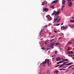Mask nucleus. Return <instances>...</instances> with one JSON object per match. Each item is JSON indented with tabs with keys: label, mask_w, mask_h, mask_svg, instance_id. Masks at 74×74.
I'll return each mask as SVG.
<instances>
[{
	"label": "nucleus",
	"mask_w": 74,
	"mask_h": 74,
	"mask_svg": "<svg viewBox=\"0 0 74 74\" xmlns=\"http://www.w3.org/2000/svg\"><path fill=\"white\" fill-rule=\"evenodd\" d=\"M60 14V12L58 11L57 12L55 11H54L52 13V15L53 16L54 15H55V16L56 17L54 19V21L56 22L58 20V21H57V22L58 23L60 21V18L59 17V16H58V15Z\"/></svg>",
	"instance_id": "nucleus-1"
},
{
	"label": "nucleus",
	"mask_w": 74,
	"mask_h": 74,
	"mask_svg": "<svg viewBox=\"0 0 74 74\" xmlns=\"http://www.w3.org/2000/svg\"><path fill=\"white\" fill-rule=\"evenodd\" d=\"M47 59H46L45 61L42 62V66L44 67H45V66H46V64H47L46 62H47Z\"/></svg>",
	"instance_id": "nucleus-2"
},
{
	"label": "nucleus",
	"mask_w": 74,
	"mask_h": 74,
	"mask_svg": "<svg viewBox=\"0 0 74 74\" xmlns=\"http://www.w3.org/2000/svg\"><path fill=\"white\" fill-rule=\"evenodd\" d=\"M67 1H69L68 2V3L69 4V6H70V7L72 6L73 3H72V2H71V0H67Z\"/></svg>",
	"instance_id": "nucleus-3"
},
{
	"label": "nucleus",
	"mask_w": 74,
	"mask_h": 74,
	"mask_svg": "<svg viewBox=\"0 0 74 74\" xmlns=\"http://www.w3.org/2000/svg\"><path fill=\"white\" fill-rule=\"evenodd\" d=\"M66 3V1H65V0H63L62 5V8H64V7H65V4L64 3Z\"/></svg>",
	"instance_id": "nucleus-4"
},
{
	"label": "nucleus",
	"mask_w": 74,
	"mask_h": 74,
	"mask_svg": "<svg viewBox=\"0 0 74 74\" xmlns=\"http://www.w3.org/2000/svg\"><path fill=\"white\" fill-rule=\"evenodd\" d=\"M55 44V42H53L52 44H51L50 46L49 47H50V48H53V47H52L53 46V45H54V44Z\"/></svg>",
	"instance_id": "nucleus-5"
},
{
	"label": "nucleus",
	"mask_w": 74,
	"mask_h": 74,
	"mask_svg": "<svg viewBox=\"0 0 74 74\" xmlns=\"http://www.w3.org/2000/svg\"><path fill=\"white\" fill-rule=\"evenodd\" d=\"M43 10L44 12V11H46V12H48L49 11V9L48 8H45L43 9Z\"/></svg>",
	"instance_id": "nucleus-6"
},
{
	"label": "nucleus",
	"mask_w": 74,
	"mask_h": 74,
	"mask_svg": "<svg viewBox=\"0 0 74 74\" xmlns=\"http://www.w3.org/2000/svg\"><path fill=\"white\" fill-rule=\"evenodd\" d=\"M61 60V58L60 57H57L56 58V60L57 62L60 61Z\"/></svg>",
	"instance_id": "nucleus-7"
},
{
	"label": "nucleus",
	"mask_w": 74,
	"mask_h": 74,
	"mask_svg": "<svg viewBox=\"0 0 74 74\" xmlns=\"http://www.w3.org/2000/svg\"><path fill=\"white\" fill-rule=\"evenodd\" d=\"M62 28L64 29H67L68 28V26H66L65 27H64V26H63L61 27V29H62Z\"/></svg>",
	"instance_id": "nucleus-8"
},
{
	"label": "nucleus",
	"mask_w": 74,
	"mask_h": 74,
	"mask_svg": "<svg viewBox=\"0 0 74 74\" xmlns=\"http://www.w3.org/2000/svg\"><path fill=\"white\" fill-rule=\"evenodd\" d=\"M47 64L48 65V67H49V60H47Z\"/></svg>",
	"instance_id": "nucleus-9"
},
{
	"label": "nucleus",
	"mask_w": 74,
	"mask_h": 74,
	"mask_svg": "<svg viewBox=\"0 0 74 74\" xmlns=\"http://www.w3.org/2000/svg\"><path fill=\"white\" fill-rule=\"evenodd\" d=\"M68 26H70V27H71L73 28L74 27V25H68Z\"/></svg>",
	"instance_id": "nucleus-10"
},
{
	"label": "nucleus",
	"mask_w": 74,
	"mask_h": 74,
	"mask_svg": "<svg viewBox=\"0 0 74 74\" xmlns=\"http://www.w3.org/2000/svg\"><path fill=\"white\" fill-rule=\"evenodd\" d=\"M57 1H58L57 0H56V1H53V3H57Z\"/></svg>",
	"instance_id": "nucleus-11"
},
{
	"label": "nucleus",
	"mask_w": 74,
	"mask_h": 74,
	"mask_svg": "<svg viewBox=\"0 0 74 74\" xmlns=\"http://www.w3.org/2000/svg\"><path fill=\"white\" fill-rule=\"evenodd\" d=\"M62 60H63L64 61H66V62L68 61V59H62Z\"/></svg>",
	"instance_id": "nucleus-12"
},
{
	"label": "nucleus",
	"mask_w": 74,
	"mask_h": 74,
	"mask_svg": "<svg viewBox=\"0 0 74 74\" xmlns=\"http://www.w3.org/2000/svg\"><path fill=\"white\" fill-rule=\"evenodd\" d=\"M48 19H49V21H51V20H52V18H51V17H50Z\"/></svg>",
	"instance_id": "nucleus-13"
},
{
	"label": "nucleus",
	"mask_w": 74,
	"mask_h": 74,
	"mask_svg": "<svg viewBox=\"0 0 74 74\" xmlns=\"http://www.w3.org/2000/svg\"><path fill=\"white\" fill-rule=\"evenodd\" d=\"M70 22L72 23H74V20H71L70 21Z\"/></svg>",
	"instance_id": "nucleus-14"
},
{
	"label": "nucleus",
	"mask_w": 74,
	"mask_h": 74,
	"mask_svg": "<svg viewBox=\"0 0 74 74\" xmlns=\"http://www.w3.org/2000/svg\"><path fill=\"white\" fill-rule=\"evenodd\" d=\"M46 17L48 19L49 17H51V16L49 15H48L47 16H46Z\"/></svg>",
	"instance_id": "nucleus-15"
},
{
	"label": "nucleus",
	"mask_w": 74,
	"mask_h": 74,
	"mask_svg": "<svg viewBox=\"0 0 74 74\" xmlns=\"http://www.w3.org/2000/svg\"><path fill=\"white\" fill-rule=\"evenodd\" d=\"M59 73V71H55V73Z\"/></svg>",
	"instance_id": "nucleus-16"
},
{
	"label": "nucleus",
	"mask_w": 74,
	"mask_h": 74,
	"mask_svg": "<svg viewBox=\"0 0 74 74\" xmlns=\"http://www.w3.org/2000/svg\"><path fill=\"white\" fill-rule=\"evenodd\" d=\"M64 66V64H63V65H61L59 66V67H63Z\"/></svg>",
	"instance_id": "nucleus-17"
},
{
	"label": "nucleus",
	"mask_w": 74,
	"mask_h": 74,
	"mask_svg": "<svg viewBox=\"0 0 74 74\" xmlns=\"http://www.w3.org/2000/svg\"><path fill=\"white\" fill-rule=\"evenodd\" d=\"M70 47H68V49H67V51L68 52V51H70Z\"/></svg>",
	"instance_id": "nucleus-18"
},
{
	"label": "nucleus",
	"mask_w": 74,
	"mask_h": 74,
	"mask_svg": "<svg viewBox=\"0 0 74 74\" xmlns=\"http://www.w3.org/2000/svg\"><path fill=\"white\" fill-rule=\"evenodd\" d=\"M59 42H58L56 44V45H55V46H56L57 45H58L59 44Z\"/></svg>",
	"instance_id": "nucleus-19"
},
{
	"label": "nucleus",
	"mask_w": 74,
	"mask_h": 74,
	"mask_svg": "<svg viewBox=\"0 0 74 74\" xmlns=\"http://www.w3.org/2000/svg\"><path fill=\"white\" fill-rule=\"evenodd\" d=\"M50 7L51 8H53V9H54V6H51Z\"/></svg>",
	"instance_id": "nucleus-20"
},
{
	"label": "nucleus",
	"mask_w": 74,
	"mask_h": 74,
	"mask_svg": "<svg viewBox=\"0 0 74 74\" xmlns=\"http://www.w3.org/2000/svg\"><path fill=\"white\" fill-rule=\"evenodd\" d=\"M46 73L48 74H50V72H49V71H48Z\"/></svg>",
	"instance_id": "nucleus-21"
},
{
	"label": "nucleus",
	"mask_w": 74,
	"mask_h": 74,
	"mask_svg": "<svg viewBox=\"0 0 74 74\" xmlns=\"http://www.w3.org/2000/svg\"><path fill=\"white\" fill-rule=\"evenodd\" d=\"M45 5V3H44V2H42V5Z\"/></svg>",
	"instance_id": "nucleus-22"
},
{
	"label": "nucleus",
	"mask_w": 74,
	"mask_h": 74,
	"mask_svg": "<svg viewBox=\"0 0 74 74\" xmlns=\"http://www.w3.org/2000/svg\"><path fill=\"white\" fill-rule=\"evenodd\" d=\"M57 64H60V63H61V62H60H60H57Z\"/></svg>",
	"instance_id": "nucleus-23"
},
{
	"label": "nucleus",
	"mask_w": 74,
	"mask_h": 74,
	"mask_svg": "<svg viewBox=\"0 0 74 74\" xmlns=\"http://www.w3.org/2000/svg\"><path fill=\"white\" fill-rule=\"evenodd\" d=\"M74 53V52L73 51H71V54H73V53Z\"/></svg>",
	"instance_id": "nucleus-24"
},
{
	"label": "nucleus",
	"mask_w": 74,
	"mask_h": 74,
	"mask_svg": "<svg viewBox=\"0 0 74 74\" xmlns=\"http://www.w3.org/2000/svg\"><path fill=\"white\" fill-rule=\"evenodd\" d=\"M59 25H60V24H57L56 25V26H59Z\"/></svg>",
	"instance_id": "nucleus-25"
},
{
	"label": "nucleus",
	"mask_w": 74,
	"mask_h": 74,
	"mask_svg": "<svg viewBox=\"0 0 74 74\" xmlns=\"http://www.w3.org/2000/svg\"><path fill=\"white\" fill-rule=\"evenodd\" d=\"M68 63V62H64L63 64H66V63Z\"/></svg>",
	"instance_id": "nucleus-26"
},
{
	"label": "nucleus",
	"mask_w": 74,
	"mask_h": 74,
	"mask_svg": "<svg viewBox=\"0 0 74 74\" xmlns=\"http://www.w3.org/2000/svg\"><path fill=\"white\" fill-rule=\"evenodd\" d=\"M73 63V62H71V63H69V65H71V64H72Z\"/></svg>",
	"instance_id": "nucleus-27"
},
{
	"label": "nucleus",
	"mask_w": 74,
	"mask_h": 74,
	"mask_svg": "<svg viewBox=\"0 0 74 74\" xmlns=\"http://www.w3.org/2000/svg\"><path fill=\"white\" fill-rule=\"evenodd\" d=\"M68 54H70V51H69L68 52Z\"/></svg>",
	"instance_id": "nucleus-28"
},
{
	"label": "nucleus",
	"mask_w": 74,
	"mask_h": 74,
	"mask_svg": "<svg viewBox=\"0 0 74 74\" xmlns=\"http://www.w3.org/2000/svg\"><path fill=\"white\" fill-rule=\"evenodd\" d=\"M42 49H43V50H44V49H45V47H42Z\"/></svg>",
	"instance_id": "nucleus-29"
},
{
	"label": "nucleus",
	"mask_w": 74,
	"mask_h": 74,
	"mask_svg": "<svg viewBox=\"0 0 74 74\" xmlns=\"http://www.w3.org/2000/svg\"><path fill=\"white\" fill-rule=\"evenodd\" d=\"M71 67H72V66H69V69L71 68Z\"/></svg>",
	"instance_id": "nucleus-30"
},
{
	"label": "nucleus",
	"mask_w": 74,
	"mask_h": 74,
	"mask_svg": "<svg viewBox=\"0 0 74 74\" xmlns=\"http://www.w3.org/2000/svg\"><path fill=\"white\" fill-rule=\"evenodd\" d=\"M61 63H63V61H60Z\"/></svg>",
	"instance_id": "nucleus-31"
},
{
	"label": "nucleus",
	"mask_w": 74,
	"mask_h": 74,
	"mask_svg": "<svg viewBox=\"0 0 74 74\" xmlns=\"http://www.w3.org/2000/svg\"><path fill=\"white\" fill-rule=\"evenodd\" d=\"M54 32L55 33H57V32H58V31H54Z\"/></svg>",
	"instance_id": "nucleus-32"
},
{
	"label": "nucleus",
	"mask_w": 74,
	"mask_h": 74,
	"mask_svg": "<svg viewBox=\"0 0 74 74\" xmlns=\"http://www.w3.org/2000/svg\"><path fill=\"white\" fill-rule=\"evenodd\" d=\"M63 69V68H62V69H60V70L61 71H62V70Z\"/></svg>",
	"instance_id": "nucleus-33"
},
{
	"label": "nucleus",
	"mask_w": 74,
	"mask_h": 74,
	"mask_svg": "<svg viewBox=\"0 0 74 74\" xmlns=\"http://www.w3.org/2000/svg\"><path fill=\"white\" fill-rule=\"evenodd\" d=\"M57 52H58L57 51H55V54H56V53H57Z\"/></svg>",
	"instance_id": "nucleus-34"
},
{
	"label": "nucleus",
	"mask_w": 74,
	"mask_h": 74,
	"mask_svg": "<svg viewBox=\"0 0 74 74\" xmlns=\"http://www.w3.org/2000/svg\"><path fill=\"white\" fill-rule=\"evenodd\" d=\"M58 67V65H57L56 66H55V68H56V67Z\"/></svg>",
	"instance_id": "nucleus-35"
},
{
	"label": "nucleus",
	"mask_w": 74,
	"mask_h": 74,
	"mask_svg": "<svg viewBox=\"0 0 74 74\" xmlns=\"http://www.w3.org/2000/svg\"><path fill=\"white\" fill-rule=\"evenodd\" d=\"M55 35H53V36H52V37H51V38H53V37H55Z\"/></svg>",
	"instance_id": "nucleus-36"
},
{
	"label": "nucleus",
	"mask_w": 74,
	"mask_h": 74,
	"mask_svg": "<svg viewBox=\"0 0 74 74\" xmlns=\"http://www.w3.org/2000/svg\"><path fill=\"white\" fill-rule=\"evenodd\" d=\"M69 65H70V64H69V63L67 64V66H69Z\"/></svg>",
	"instance_id": "nucleus-37"
},
{
	"label": "nucleus",
	"mask_w": 74,
	"mask_h": 74,
	"mask_svg": "<svg viewBox=\"0 0 74 74\" xmlns=\"http://www.w3.org/2000/svg\"><path fill=\"white\" fill-rule=\"evenodd\" d=\"M69 44H72V42H70L69 43Z\"/></svg>",
	"instance_id": "nucleus-38"
},
{
	"label": "nucleus",
	"mask_w": 74,
	"mask_h": 74,
	"mask_svg": "<svg viewBox=\"0 0 74 74\" xmlns=\"http://www.w3.org/2000/svg\"><path fill=\"white\" fill-rule=\"evenodd\" d=\"M68 67V66H64L63 67Z\"/></svg>",
	"instance_id": "nucleus-39"
},
{
	"label": "nucleus",
	"mask_w": 74,
	"mask_h": 74,
	"mask_svg": "<svg viewBox=\"0 0 74 74\" xmlns=\"http://www.w3.org/2000/svg\"><path fill=\"white\" fill-rule=\"evenodd\" d=\"M63 23H62V24H61V25H63Z\"/></svg>",
	"instance_id": "nucleus-40"
},
{
	"label": "nucleus",
	"mask_w": 74,
	"mask_h": 74,
	"mask_svg": "<svg viewBox=\"0 0 74 74\" xmlns=\"http://www.w3.org/2000/svg\"><path fill=\"white\" fill-rule=\"evenodd\" d=\"M64 64V65H67V64Z\"/></svg>",
	"instance_id": "nucleus-41"
},
{
	"label": "nucleus",
	"mask_w": 74,
	"mask_h": 74,
	"mask_svg": "<svg viewBox=\"0 0 74 74\" xmlns=\"http://www.w3.org/2000/svg\"><path fill=\"white\" fill-rule=\"evenodd\" d=\"M62 39V38H60V37L59 38V39Z\"/></svg>",
	"instance_id": "nucleus-42"
},
{
	"label": "nucleus",
	"mask_w": 74,
	"mask_h": 74,
	"mask_svg": "<svg viewBox=\"0 0 74 74\" xmlns=\"http://www.w3.org/2000/svg\"><path fill=\"white\" fill-rule=\"evenodd\" d=\"M71 57H72V56H73V55H71Z\"/></svg>",
	"instance_id": "nucleus-43"
},
{
	"label": "nucleus",
	"mask_w": 74,
	"mask_h": 74,
	"mask_svg": "<svg viewBox=\"0 0 74 74\" xmlns=\"http://www.w3.org/2000/svg\"><path fill=\"white\" fill-rule=\"evenodd\" d=\"M60 65H58L57 66L58 67V66H60Z\"/></svg>",
	"instance_id": "nucleus-44"
},
{
	"label": "nucleus",
	"mask_w": 74,
	"mask_h": 74,
	"mask_svg": "<svg viewBox=\"0 0 74 74\" xmlns=\"http://www.w3.org/2000/svg\"><path fill=\"white\" fill-rule=\"evenodd\" d=\"M66 70V69H63V70Z\"/></svg>",
	"instance_id": "nucleus-45"
},
{
	"label": "nucleus",
	"mask_w": 74,
	"mask_h": 74,
	"mask_svg": "<svg viewBox=\"0 0 74 74\" xmlns=\"http://www.w3.org/2000/svg\"><path fill=\"white\" fill-rule=\"evenodd\" d=\"M74 67L72 69V70H74Z\"/></svg>",
	"instance_id": "nucleus-46"
},
{
	"label": "nucleus",
	"mask_w": 74,
	"mask_h": 74,
	"mask_svg": "<svg viewBox=\"0 0 74 74\" xmlns=\"http://www.w3.org/2000/svg\"><path fill=\"white\" fill-rule=\"evenodd\" d=\"M54 56H52V58H53Z\"/></svg>",
	"instance_id": "nucleus-47"
},
{
	"label": "nucleus",
	"mask_w": 74,
	"mask_h": 74,
	"mask_svg": "<svg viewBox=\"0 0 74 74\" xmlns=\"http://www.w3.org/2000/svg\"><path fill=\"white\" fill-rule=\"evenodd\" d=\"M45 26H46V27H47L48 26H47V25H46Z\"/></svg>",
	"instance_id": "nucleus-48"
},
{
	"label": "nucleus",
	"mask_w": 74,
	"mask_h": 74,
	"mask_svg": "<svg viewBox=\"0 0 74 74\" xmlns=\"http://www.w3.org/2000/svg\"><path fill=\"white\" fill-rule=\"evenodd\" d=\"M53 39H52L51 41H53Z\"/></svg>",
	"instance_id": "nucleus-49"
},
{
	"label": "nucleus",
	"mask_w": 74,
	"mask_h": 74,
	"mask_svg": "<svg viewBox=\"0 0 74 74\" xmlns=\"http://www.w3.org/2000/svg\"><path fill=\"white\" fill-rule=\"evenodd\" d=\"M42 30H41V32H42Z\"/></svg>",
	"instance_id": "nucleus-50"
},
{
	"label": "nucleus",
	"mask_w": 74,
	"mask_h": 74,
	"mask_svg": "<svg viewBox=\"0 0 74 74\" xmlns=\"http://www.w3.org/2000/svg\"><path fill=\"white\" fill-rule=\"evenodd\" d=\"M45 44H47V43H46V42H45Z\"/></svg>",
	"instance_id": "nucleus-51"
},
{
	"label": "nucleus",
	"mask_w": 74,
	"mask_h": 74,
	"mask_svg": "<svg viewBox=\"0 0 74 74\" xmlns=\"http://www.w3.org/2000/svg\"><path fill=\"white\" fill-rule=\"evenodd\" d=\"M68 56H70V55H68Z\"/></svg>",
	"instance_id": "nucleus-52"
},
{
	"label": "nucleus",
	"mask_w": 74,
	"mask_h": 74,
	"mask_svg": "<svg viewBox=\"0 0 74 74\" xmlns=\"http://www.w3.org/2000/svg\"><path fill=\"white\" fill-rule=\"evenodd\" d=\"M54 55V56H55V55Z\"/></svg>",
	"instance_id": "nucleus-53"
},
{
	"label": "nucleus",
	"mask_w": 74,
	"mask_h": 74,
	"mask_svg": "<svg viewBox=\"0 0 74 74\" xmlns=\"http://www.w3.org/2000/svg\"><path fill=\"white\" fill-rule=\"evenodd\" d=\"M48 49H47V50H48Z\"/></svg>",
	"instance_id": "nucleus-54"
},
{
	"label": "nucleus",
	"mask_w": 74,
	"mask_h": 74,
	"mask_svg": "<svg viewBox=\"0 0 74 74\" xmlns=\"http://www.w3.org/2000/svg\"><path fill=\"white\" fill-rule=\"evenodd\" d=\"M73 60H74V58H73Z\"/></svg>",
	"instance_id": "nucleus-55"
},
{
	"label": "nucleus",
	"mask_w": 74,
	"mask_h": 74,
	"mask_svg": "<svg viewBox=\"0 0 74 74\" xmlns=\"http://www.w3.org/2000/svg\"><path fill=\"white\" fill-rule=\"evenodd\" d=\"M42 64H42H40L41 65Z\"/></svg>",
	"instance_id": "nucleus-56"
},
{
	"label": "nucleus",
	"mask_w": 74,
	"mask_h": 74,
	"mask_svg": "<svg viewBox=\"0 0 74 74\" xmlns=\"http://www.w3.org/2000/svg\"><path fill=\"white\" fill-rule=\"evenodd\" d=\"M41 74V73H40V74Z\"/></svg>",
	"instance_id": "nucleus-57"
},
{
	"label": "nucleus",
	"mask_w": 74,
	"mask_h": 74,
	"mask_svg": "<svg viewBox=\"0 0 74 74\" xmlns=\"http://www.w3.org/2000/svg\"><path fill=\"white\" fill-rule=\"evenodd\" d=\"M50 64H51V62H50Z\"/></svg>",
	"instance_id": "nucleus-58"
},
{
	"label": "nucleus",
	"mask_w": 74,
	"mask_h": 74,
	"mask_svg": "<svg viewBox=\"0 0 74 74\" xmlns=\"http://www.w3.org/2000/svg\"><path fill=\"white\" fill-rule=\"evenodd\" d=\"M50 25H52V24L50 23Z\"/></svg>",
	"instance_id": "nucleus-59"
},
{
	"label": "nucleus",
	"mask_w": 74,
	"mask_h": 74,
	"mask_svg": "<svg viewBox=\"0 0 74 74\" xmlns=\"http://www.w3.org/2000/svg\"><path fill=\"white\" fill-rule=\"evenodd\" d=\"M56 74H58V73H56Z\"/></svg>",
	"instance_id": "nucleus-60"
},
{
	"label": "nucleus",
	"mask_w": 74,
	"mask_h": 74,
	"mask_svg": "<svg viewBox=\"0 0 74 74\" xmlns=\"http://www.w3.org/2000/svg\"><path fill=\"white\" fill-rule=\"evenodd\" d=\"M73 47H74V45L73 46Z\"/></svg>",
	"instance_id": "nucleus-61"
},
{
	"label": "nucleus",
	"mask_w": 74,
	"mask_h": 74,
	"mask_svg": "<svg viewBox=\"0 0 74 74\" xmlns=\"http://www.w3.org/2000/svg\"><path fill=\"white\" fill-rule=\"evenodd\" d=\"M72 1H73V0H72Z\"/></svg>",
	"instance_id": "nucleus-62"
},
{
	"label": "nucleus",
	"mask_w": 74,
	"mask_h": 74,
	"mask_svg": "<svg viewBox=\"0 0 74 74\" xmlns=\"http://www.w3.org/2000/svg\"><path fill=\"white\" fill-rule=\"evenodd\" d=\"M52 59H53V58Z\"/></svg>",
	"instance_id": "nucleus-63"
},
{
	"label": "nucleus",
	"mask_w": 74,
	"mask_h": 74,
	"mask_svg": "<svg viewBox=\"0 0 74 74\" xmlns=\"http://www.w3.org/2000/svg\"><path fill=\"white\" fill-rule=\"evenodd\" d=\"M44 74H45V73H44Z\"/></svg>",
	"instance_id": "nucleus-64"
}]
</instances>
